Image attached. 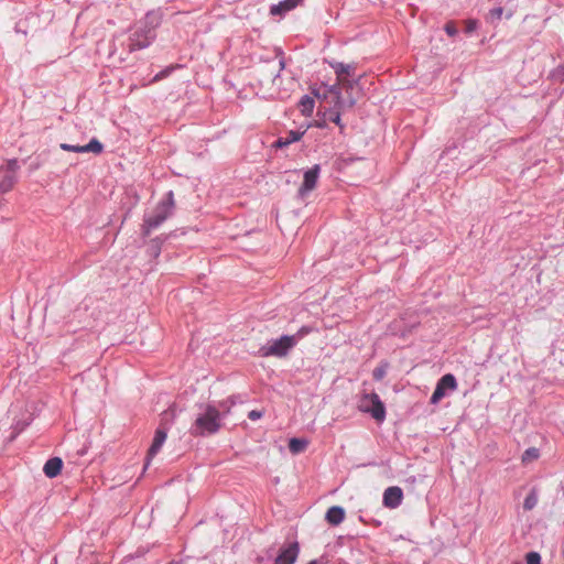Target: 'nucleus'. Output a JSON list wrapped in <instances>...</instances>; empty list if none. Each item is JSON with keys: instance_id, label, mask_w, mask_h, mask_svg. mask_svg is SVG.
<instances>
[{"instance_id": "nucleus-13", "label": "nucleus", "mask_w": 564, "mask_h": 564, "mask_svg": "<svg viewBox=\"0 0 564 564\" xmlns=\"http://www.w3.org/2000/svg\"><path fill=\"white\" fill-rule=\"evenodd\" d=\"M63 460L59 457H53L45 463L43 471L48 478H54L61 474Z\"/></svg>"}, {"instance_id": "nucleus-25", "label": "nucleus", "mask_w": 564, "mask_h": 564, "mask_svg": "<svg viewBox=\"0 0 564 564\" xmlns=\"http://www.w3.org/2000/svg\"><path fill=\"white\" fill-rule=\"evenodd\" d=\"M263 416V412L262 411H258V410H252L248 413V417L252 421H256V420H259Z\"/></svg>"}, {"instance_id": "nucleus-24", "label": "nucleus", "mask_w": 564, "mask_h": 564, "mask_svg": "<svg viewBox=\"0 0 564 564\" xmlns=\"http://www.w3.org/2000/svg\"><path fill=\"white\" fill-rule=\"evenodd\" d=\"M445 32L449 35V36H454L456 33H457V29L454 24V22H447L445 24Z\"/></svg>"}, {"instance_id": "nucleus-21", "label": "nucleus", "mask_w": 564, "mask_h": 564, "mask_svg": "<svg viewBox=\"0 0 564 564\" xmlns=\"http://www.w3.org/2000/svg\"><path fill=\"white\" fill-rule=\"evenodd\" d=\"M388 365H380L373 369L372 376L376 380H382L387 375Z\"/></svg>"}, {"instance_id": "nucleus-11", "label": "nucleus", "mask_w": 564, "mask_h": 564, "mask_svg": "<svg viewBox=\"0 0 564 564\" xmlns=\"http://www.w3.org/2000/svg\"><path fill=\"white\" fill-rule=\"evenodd\" d=\"M403 499V492L400 487H389L383 494V505L387 508H397L401 505Z\"/></svg>"}, {"instance_id": "nucleus-7", "label": "nucleus", "mask_w": 564, "mask_h": 564, "mask_svg": "<svg viewBox=\"0 0 564 564\" xmlns=\"http://www.w3.org/2000/svg\"><path fill=\"white\" fill-rule=\"evenodd\" d=\"M457 388L456 378L452 373L444 375L436 384L430 402L437 404L445 395L446 391H454Z\"/></svg>"}, {"instance_id": "nucleus-31", "label": "nucleus", "mask_w": 564, "mask_h": 564, "mask_svg": "<svg viewBox=\"0 0 564 564\" xmlns=\"http://www.w3.org/2000/svg\"><path fill=\"white\" fill-rule=\"evenodd\" d=\"M283 67H284V62H283V61H281V62H280V68H283Z\"/></svg>"}, {"instance_id": "nucleus-15", "label": "nucleus", "mask_w": 564, "mask_h": 564, "mask_svg": "<svg viewBox=\"0 0 564 564\" xmlns=\"http://www.w3.org/2000/svg\"><path fill=\"white\" fill-rule=\"evenodd\" d=\"M304 132L291 130L285 137H280L273 144L274 148L281 149L290 145L293 142L299 141L303 137Z\"/></svg>"}, {"instance_id": "nucleus-23", "label": "nucleus", "mask_w": 564, "mask_h": 564, "mask_svg": "<svg viewBox=\"0 0 564 564\" xmlns=\"http://www.w3.org/2000/svg\"><path fill=\"white\" fill-rule=\"evenodd\" d=\"M149 43H150V41H149V40H145V41H143V42H140V41H138V40H135V39H132V40H131L130 47H131V50H132V51H134V50H141V48H143V47L148 46V45H149Z\"/></svg>"}, {"instance_id": "nucleus-3", "label": "nucleus", "mask_w": 564, "mask_h": 564, "mask_svg": "<svg viewBox=\"0 0 564 564\" xmlns=\"http://www.w3.org/2000/svg\"><path fill=\"white\" fill-rule=\"evenodd\" d=\"M173 208V193L169 192L166 197L156 205L153 214L144 219L143 235L149 236L151 230L159 227L172 214Z\"/></svg>"}, {"instance_id": "nucleus-12", "label": "nucleus", "mask_w": 564, "mask_h": 564, "mask_svg": "<svg viewBox=\"0 0 564 564\" xmlns=\"http://www.w3.org/2000/svg\"><path fill=\"white\" fill-rule=\"evenodd\" d=\"M165 440H166V432L162 429H158L155 431L153 442L148 451V459H147L145 466H148L150 459L153 458L160 452Z\"/></svg>"}, {"instance_id": "nucleus-4", "label": "nucleus", "mask_w": 564, "mask_h": 564, "mask_svg": "<svg viewBox=\"0 0 564 564\" xmlns=\"http://www.w3.org/2000/svg\"><path fill=\"white\" fill-rule=\"evenodd\" d=\"M359 409L362 412L370 413L371 416L378 422H382L386 419L384 404L380 400L379 395L375 392L362 395L359 403Z\"/></svg>"}, {"instance_id": "nucleus-14", "label": "nucleus", "mask_w": 564, "mask_h": 564, "mask_svg": "<svg viewBox=\"0 0 564 564\" xmlns=\"http://www.w3.org/2000/svg\"><path fill=\"white\" fill-rule=\"evenodd\" d=\"M302 0H283L280 1L278 4H274L270 9V13L272 15H282L295 7L301 2Z\"/></svg>"}, {"instance_id": "nucleus-17", "label": "nucleus", "mask_w": 564, "mask_h": 564, "mask_svg": "<svg viewBox=\"0 0 564 564\" xmlns=\"http://www.w3.org/2000/svg\"><path fill=\"white\" fill-rule=\"evenodd\" d=\"M308 446V441L305 438L293 437L289 441V449L292 454L296 455L303 453Z\"/></svg>"}, {"instance_id": "nucleus-1", "label": "nucleus", "mask_w": 564, "mask_h": 564, "mask_svg": "<svg viewBox=\"0 0 564 564\" xmlns=\"http://www.w3.org/2000/svg\"><path fill=\"white\" fill-rule=\"evenodd\" d=\"M234 400L229 399L227 401L220 402L219 406L221 409L218 410L213 404H206L202 408V412L198 413L194 424H193V434L194 435H204V434H214L219 431L221 427V417L224 414L229 413L231 405H234Z\"/></svg>"}, {"instance_id": "nucleus-2", "label": "nucleus", "mask_w": 564, "mask_h": 564, "mask_svg": "<svg viewBox=\"0 0 564 564\" xmlns=\"http://www.w3.org/2000/svg\"><path fill=\"white\" fill-rule=\"evenodd\" d=\"M335 73L337 76V85H334L330 87L329 93L333 94L337 99V108L338 110H343L345 108H351L356 104V100L350 98L348 101L340 100V91L338 88V85H341L345 89H350L354 86V83L348 79L349 76L355 74V66L352 65H345L341 63H338L334 66Z\"/></svg>"}, {"instance_id": "nucleus-20", "label": "nucleus", "mask_w": 564, "mask_h": 564, "mask_svg": "<svg viewBox=\"0 0 564 564\" xmlns=\"http://www.w3.org/2000/svg\"><path fill=\"white\" fill-rule=\"evenodd\" d=\"M538 503V496L534 491H531L524 499L523 508L525 510H532Z\"/></svg>"}, {"instance_id": "nucleus-10", "label": "nucleus", "mask_w": 564, "mask_h": 564, "mask_svg": "<svg viewBox=\"0 0 564 564\" xmlns=\"http://www.w3.org/2000/svg\"><path fill=\"white\" fill-rule=\"evenodd\" d=\"M299 543H291L289 546L281 550L280 554L275 558L274 564H294L299 556Z\"/></svg>"}, {"instance_id": "nucleus-29", "label": "nucleus", "mask_w": 564, "mask_h": 564, "mask_svg": "<svg viewBox=\"0 0 564 564\" xmlns=\"http://www.w3.org/2000/svg\"><path fill=\"white\" fill-rule=\"evenodd\" d=\"M161 77H162V73H161V74L155 75L154 80H158V79H160Z\"/></svg>"}, {"instance_id": "nucleus-16", "label": "nucleus", "mask_w": 564, "mask_h": 564, "mask_svg": "<svg viewBox=\"0 0 564 564\" xmlns=\"http://www.w3.org/2000/svg\"><path fill=\"white\" fill-rule=\"evenodd\" d=\"M345 519V510L341 507H330L326 512V520L332 525L340 524Z\"/></svg>"}, {"instance_id": "nucleus-9", "label": "nucleus", "mask_w": 564, "mask_h": 564, "mask_svg": "<svg viewBox=\"0 0 564 564\" xmlns=\"http://www.w3.org/2000/svg\"><path fill=\"white\" fill-rule=\"evenodd\" d=\"M59 148L67 152H76V153H84V152H93L95 154H99L104 150V145L101 142H99L97 139H91L88 144L86 145H73L68 143H61Z\"/></svg>"}, {"instance_id": "nucleus-8", "label": "nucleus", "mask_w": 564, "mask_h": 564, "mask_svg": "<svg viewBox=\"0 0 564 564\" xmlns=\"http://www.w3.org/2000/svg\"><path fill=\"white\" fill-rule=\"evenodd\" d=\"M321 166L318 164H315L307 171H305L303 175V183L299 187V195L301 197H305L310 192L315 189L317 185V181L319 177Z\"/></svg>"}, {"instance_id": "nucleus-22", "label": "nucleus", "mask_w": 564, "mask_h": 564, "mask_svg": "<svg viewBox=\"0 0 564 564\" xmlns=\"http://www.w3.org/2000/svg\"><path fill=\"white\" fill-rule=\"evenodd\" d=\"M525 560L527 564H541V556L538 552H529Z\"/></svg>"}, {"instance_id": "nucleus-30", "label": "nucleus", "mask_w": 564, "mask_h": 564, "mask_svg": "<svg viewBox=\"0 0 564 564\" xmlns=\"http://www.w3.org/2000/svg\"><path fill=\"white\" fill-rule=\"evenodd\" d=\"M307 564H318V562L316 560H313V561L308 562Z\"/></svg>"}, {"instance_id": "nucleus-27", "label": "nucleus", "mask_w": 564, "mask_h": 564, "mask_svg": "<svg viewBox=\"0 0 564 564\" xmlns=\"http://www.w3.org/2000/svg\"><path fill=\"white\" fill-rule=\"evenodd\" d=\"M328 120H330L332 122L340 126V115H339V112L337 111L335 113H330Z\"/></svg>"}, {"instance_id": "nucleus-28", "label": "nucleus", "mask_w": 564, "mask_h": 564, "mask_svg": "<svg viewBox=\"0 0 564 564\" xmlns=\"http://www.w3.org/2000/svg\"><path fill=\"white\" fill-rule=\"evenodd\" d=\"M502 11H503L502 8H498V9L492 10L491 13L494 15H496L497 18H500L502 14Z\"/></svg>"}, {"instance_id": "nucleus-19", "label": "nucleus", "mask_w": 564, "mask_h": 564, "mask_svg": "<svg viewBox=\"0 0 564 564\" xmlns=\"http://www.w3.org/2000/svg\"><path fill=\"white\" fill-rule=\"evenodd\" d=\"M540 456L539 449L535 447L528 448L522 455V463L530 464L536 460Z\"/></svg>"}, {"instance_id": "nucleus-6", "label": "nucleus", "mask_w": 564, "mask_h": 564, "mask_svg": "<svg viewBox=\"0 0 564 564\" xmlns=\"http://www.w3.org/2000/svg\"><path fill=\"white\" fill-rule=\"evenodd\" d=\"M17 161H8L0 165V195L10 192L17 180Z\"/></svg>"}, {"instance_id": "nucleus-5", "label": "nucleus", "mask_w": 564, "mask_h": 564, "mask_svg": "<svg viewBox=\"0 0 564 564\" xmlns=\"http://www.w3.org/2000/svg\"><path fill=\"white\" fill-rule=\"evenodd\" d=\"M295 345L294 336H282L281 338L274 340L269 346H263L260 349V354L263 357L274 356V357H285L289 350Z\"/></svg>"}, {"instance_id": "nucleus-26", "label": "nucleus", "mask_w": 564, "mask_h": 564, "mask_svg": "<svg viewBox=\"0 0 564 564\" xmlns=\"http://www.w3.org/2000/svg\"><path fill=\"white\" fill-rule=\"evenodd\" d=\"M477 28V22L474 21V20H469L466 22V32L467 33H471L476 30Z\"/></svg>"}, {"instance_id": "nucleus-18", "label": "nucleus", "mask_w": 564, "mask_h": 564, "mask_svg": "<svg viewBox=\"0 0 564 564\" xmlns=\"http://www.w3.org/2000/svg\"><path fill=\"white\" fill-rule=\"evenodd\" d=\"M299 108L304 116H311L314 109V99L308 96L302 97Z\"/></svg>"}]
</instances>
